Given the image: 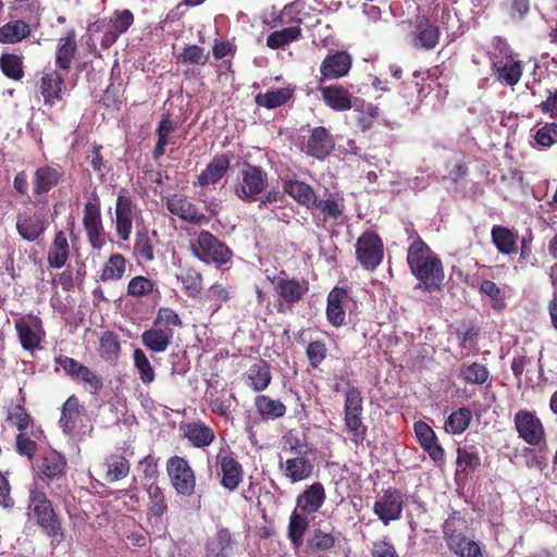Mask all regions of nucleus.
Listing matches in <instances>:
<instances>
[{
	"instance_id": "1",
	"label": "nucleus",
	"mask_w": 557,
	"mask_h": 557,
	"mask_svg": "<svg viewBox=\"0 0 557 557\" xmlns=\"http://www.w3.org/2000/svg\"><path fill=\"white\" fill-rule=\"evenodd\" d=\"M407 263L419 281L417 288L428 293L441 290L445 277L442 260L419 235L408 248Z\"/></svg>"
},
{
	"instance_id": "2",
	"label": "nucleus",
	"mask_w": 557,
	"mask_h": 557,
	"mask_svg": "<svg viewBox=\"0 0 557 557\" xmlns=\"http://www.w3.org/2000/svg\"><path fill=\"white\" fill-rule=\"evenodd\" d=\"M27 510L41 532L58 544L64 541L65 530L62 518L46 493V486L33 481L27 486Z\"/></svg>"
},
{
	"instance_id": "3",
	"label": "nucleus",
	"mask_w": 557,
	"mask_h": 557,
	"mask_svg": "<svg viewBox=\"0 0 557 557\" xmlns=\"http://www.w3.org/2000/svg\"><path fill=\"white\" fill-rule=\"evenodd\" d=\"M491 70L496 79L505 86H516L523 73V62L517 59V54L503 37L493 39V51L488 53Z\"/></svg>"
},
{
	"instance_id": "4",
	"label": "nucleus",
	"mask_w": 557,
	"mask_h": 557,
	"mask_svg": "<svg viewBox=\"0 0 557 557\" xmlns=\"http://www.w3.org/2000/svg\"><path fill=\"white\" fill-rule=\"evenodd\" d=\"M182 325V319L175 310L161 307L157 311L152 326L141 334V342L152 352H164L172 343L174 329Z\"/></svg>"
},
{
	"instance_id": "5",
	"label": "nucleus",
	"mask_w": 557,
	"mask_h": 557,
	"mask_svg": "<svg viewBox=\"0 0 557 557\" xmlns=\"http://www.w3.org/2000/svg\"><path fill=\"white\" fill-rule=\"evenodd\" d=\"M193 255L206 264H212L216 269L230 265L233 259L232 249L209 231H201L190 242Z\"/></svg>"
},
{
	"instance_id": "6",
	"label": "nucleus",
	"mask_w": 557,
	"mask_h": 557,
	"mask_svg": "<svg viewBox=\"0 0 557 557\" xmlns=\"http://www.w3.org/2000/svg\"><path fill=\"white\" fill-rule=\"evenodd\" d=\"M270 281L280 298L276 306L278 312H285L286 309L292 310L309 292L308 280L289 276L285 270H281Z\"/></svg>"
},
{
	"instance_id": "7",
	"label": "nucleus",
	"mask_w": 557,
	"mask_h": 557,
	"mask_svg": "<svg viewBox=\"0 0 557 557\" xmlns=\"http://www.w3.org/2000/svg\"><path fill=\"white\" fill-rule=\"evenodd\" d=\"M215 466L220 484L230 492L236 491L244 481L245 470L228 445L220 447L215 455Z\"/></svg>"
},
{
	"instance_id": "8",
	"label": "nucleus",
	"mask_w": 557,
	"mask_h": 557,
	"mask_svg": "<svg viewBox=\"0 0 557 557\" xmlns=\"http://www.w3.org/2000/svg\"><path fill=\"white\" fill-rule=\"evenodd\" d=\"M296 2L286 4L277 16L278 24H293L292 26L285 27L280 30L272 32L267 37V47L276 50L282 49L290 42L297 41L302 37V30L300 24L302 20L300 17H294L296 12Z\"/></svg>"
},
{
	"instance_id": "9",
	"label": "nucleus",
	"mask_w": 557,
	"mask_h": 557,
	"mask_svg": "<svg viewBox=\"0 0 557 557\" xmlns=\"http://www.w3.org/2000/svg\"><path fill=\"white\" fill-rule=\"evenodd\" d=\"M267 185V172L261 166L244 161L240 170V181L235 187V195L244 201H256Z\"/></svg>"
},
{
	"instance_id": "10",
	"label": "nucleus",
	"mask_w": 557,
	"mask_h": 557,
	"mask_svg": "<svg viewBox=\"0 0 557 557\" xmlns=\"http://www.w3.org/2000/svg\"><path fill=\"white\" fill-rule=\"evenodd\" d=\"M166 473L175 492L184 497L195 493L196 474L188 460L181 456H172L166 460Z\"/></svg>"
},
{
	"instance_id": "11",
	"label": "nucleus",
	"mask_w": 557,
	"mask_h": 557,
	"mask_svg": "<svg viewBox=\"0 0 557 557\" xmlns=\"http://www.w3.org/2000/svg\"><path fill=\"white\" fill-rule=\"evenodd\" d=\"M54 362L62 368L67 376L87 386L91 393H98L103 388L102 375L78 360L65 355H58L54 357Z\"/></svg>"
},
{
	"instance_id": "12",
	"label": "nucleus",
	"mask_w": 557,
	"mask_h": 557,
	"mask_svg": "<svg viewBox=\"0 0 557 557\" xmlns=\"http://www.w3.org/2000/svg\"><path fill=\"white\" fill-rule=\"evenodd\" d=\"M356 259L367 271H374L384 257L381 237L373 231H366L356 243Z\"/></svg>"
},
{
	"instance_id": "13",
	"label": "nucleus",
	"mask_w": 557,
	"mask_h": 557,
	"mask_svg": "<svg viewBox=\"0 0 557 557\" xmlns=\"http://www.w3.org/2000/svg\"><path fill=\"white\" fill-rule=\"evenodd\" d=\"M137 215V207L135 202L133 201L132 196L129 195L128 190L125 188H122L116 197L115 200V232L117 237L126 242L129 239L132 231H133V223Z\"/></svg>"
},
{
	"instance_id": "14",
	"label": "nucleus",
	"mask_w": 557,
	"mask_h": 557,
	"mask_svg": "<svg viewBox=\"0 0 557 557\" xmlns=\"http://www.w3.org/2000/svg\"><path fill=\"white\" fill-rule=\"evenodd\" d=\"M513 423L519 437L527 444L537 446L544 441L545 430L535 412L520 409L515 414Z\"/></svg>"
},
{
	"instance_id": "15",
	"label": "nucleus",
	"mask_w": 557,
	"mask_h": 557,
	"mask_svg": "<svg viewBox=\"0 0 557 557\" xmlns=\"http://www.w3.org/2000/svg\"><path fill=\"white\" fill-rule=\"evenodd\" d=\"M15 330L23 349L34 351L39 348L46 335L42 320L35 314H26L15 320Z\"/></svg>"
},
{
	"instance_id": "16",
	"label": "nucleus",
	"mask_w": 557,
	"mask_h": 557,
	"mask_svg": "<svg viewBox=\"0 0 557 557\" xmlns=\"http://www.w3.org/2000/svg\"><path fill=\"white\" fill-rule=\"evenodd\" d=\"M404 508V496L401 492L394 487H388L380 496L373 506L374 513L388 525L391 521L400 519Z\"/></svg>"
},
{
	"instance_id": "17",
	"label": "nucleus",
	"mask_w": 557,
	"mask_h": 557,
	"mask_svg": "<svg viewBox=\"0 0 557 557\" xmlns=\"http://www.w3.org/2000/svg\"><path fill=\"white\" fill-rule=\"evenodd\" d=\"M65 457L54 449L45 451L37 460L38 479L34 481L41 482L45 486L49 485L50 481L61 478L66 468Z\"/></svg>"
},
{
	"instance_id": "18",
	"label": "nucleus",
	"mask_w": 557,
	"mask_h": 557,
	"mask_svg": "<svg viewBox=\"0 0 557 557\" xmlns=\"http://www.w3.org/2000/svg\"><path fill=\"white\" fill-rule=\"evenodd\" d=\"M47 230V222L44 216L32 210H24L17 213L16 231L26 242H36Z\"/></svg>"
},
{
	"instance_id": "19",
	"label": "nucleus",
	"mask_w": 557,
	"mask_h": 557,
	"mask_svg": "<svg viewBox=\"0 0 557 557\" xmlns=\"http://www.w3.org/2000/svg\"><path fill=\"white\" fill-rule=\"evenodd\" d=\"M166 209L181 220L195 223L206 224L208 218L205 213L197 210L196 206L184 195L173 194L165 199Z\"/></svg>"
},
{
	"instance_id": "20",
	"label": "nucleus",
	"mask_w": 557,
	"mask_h": 557,
	"mask_svg": "<svg viewBox=\"0 0 557 557\" xmlns=\"http://www.w3.org/2000/svg\"><path fill=\"white\" fill-rule=\"evenodd\" d=\"M38 87L46 106L53 107L63 99L65 91V78L57 70L44 72Z\"/></svg>"
},
{
	"instance_id": "21",
	"label": "nucleus",
	"mask_w": 557,
	"mask_h": 557,
	"mask_svg": "<svg viewBox=\"0 0 557 557\" xmlns=\"http://www.w3.org/2000/svg\"><path fill=\"white\" fill-rule=\"evenodd\" d=\"M232 158V152L214 154L211 161L207 164L206 169L202 170L198 175L197 184L200 187H207L209 185H215L219 183L227 173Z\"/></svg>"
},
{
	"instance_id": "22",
	"label": "nucleus",
	"mask_w": 557,
	"mask_h": 557,
	"mask_svg": "<svg viewBox=\"0 0 557 557\" xmlns=\"http://www.w3.org/2000/svg\"><path fill=\"white\" fill-rule=\"evenodd\" d=\"M348 74V52L336 51L327 54L320 65V76L317 78L319 84L326 81L337 79Z\"/></svg>"
},
{
	"instance_id": "23",
	"label": "nucleus",
	"mask_w": 557,
	"mask_h": 557,
	"mask_svg": "<svg viewBox=\"0 0 557 557\" xmlns=\"http://www.w3.org/2000/svg\"><path fill=\"white\" fill-rule=\"evenodd\" d=\"M413 430L420 446L428 453L430 458L437 462L442 461L445 456L443 447L437 443V436L433 429L424 421L414 422Z\"/></svg>"
},
{
	"instance_id": "24",
	"label": "nucleus",
	"mask_w": 557,
	"mask_h": 557,
	"mask_svg": "<svg viewBox=\"0 0 557 557\" xmlns=\"http://www.w3.org/2000/svg\"><path fill=\"white\" fill-rule=\"evenodd\" d=\"M63 177V171L60 165L39 166L33 178V193L36 197L47 195L52 188L57 187Z\"/></svg>"
},
{
	"instance_id": "25",
	"label": "nucleus",
	"mask_w": 557,
	"mask_h": 557,
	"mask_svg": "<svg viewBox=\"0 0 557 557\" xmlns=\"http://www.w3.org/2000/svg\"><path fill=\"white\" fill-rule=\"evenodd\" d=\"M181 430L194 448H206L215 440L214 430L201 420L183 424Z\"/></svg>"
},
{
	"instance_id": "26",
	"label": "nucleus",
	"mask_w": 557,
	"mask_h": 557,
	"mask_svg": "<svg viewBox=\"0 0 557 557\" xmlns=\"http://www.w3.org/2000/svg\"><path fill=\"white\" fill-rule=\"evenodd\" d=\"M33 33V25L24 18H14L0 27V44L16 45L29 38Z\"/></svg>"
},
{
	"instance_id": "27",
	"label": "nucleus",
	"mask_w": 557,
	"mask_h": 557,
	"mask_svg": "<svg viewBox=\"0 0 557 557\" xmlns=\"http://www.w3.org/2000/svg\"><path fill=\"white\" fill-rule=\"evenodd\" d=\"M235 543L231 531L221 528L207 541L203 557H231Z\"/></svg>"
},
{
	"instance_id": "28",
	"label": "nucleus",
	"mask_w": 557,
	"mask_h": 557,
	"mask_svg": "<svg viewBox=\"0 0 557 557\" xmlns=\"http://www.w3.org/2000/svg\"><path fill=\"white\" fill-rule=\"evenodd\" d=\"M77 53L76 34L69 30L64 37L58 40L54 64L58 69L69 72Z\"/></svg>"
},
{
	"instance_id": "29",
	"label": "nucleus",
	"mask_w": 557,
	"mask_h": 557,
	"mask_svg": "<svg viewBox=\"0 0 557 557\" xmlns=\"http://www.w3.org/2000/svg\"><path fill=\"white\" fill-rule=\"evenodd\" d=\"M305 455L306 454H301L288 458L284 465L281 463L284 475L293 483L304 481L312 475L314 468L313 462Z\"/></svg>"
},
{
	"instance_id": "30",
	"label": "nucleus",
	"mask_w": 557,
	"mask_h": 557,
	"mask_svg": "<svg viewBox=\"0 0 557 557\" xmlns=\"http://www.w3.org/2000/svg\"><path fill=\"white\" fill-rule=\"evenodd\" d=\"M272 374L270 364L265 360H259L251 364L245 374L246 384L256 393H261L271 384Z\"/></svg>"
},
{
	"instance_id": "31",
	"label": "nucleus",
	"mask_w": 557,
	"mask_h": 557,
	"mask_svg": "<svg viewBox=\"0 0 557 557\" xmlns=\"http://www.w3.org/2000/svg\"><path fill=\"white\" fill-rule=\"evenodd\" d=\"M283 190L299 205L312 209L317 205V195L313 188L301 181L287 180L283 182Z\"/></svg>"
},
{
	"instance_id": "32",
	"label": "nucleus",
	"mask_w": 557,
	"mask_h": 557,
	"mask_svg": "<svg viewBox=\"0 0 557 557\" xmlns=\"http://www.w3.org/2000/svg\"><path fill=\"white\" fill-rule=\"evenodd\" d=\"M348 296L344 287H334L327 295L326 319L333 326H341L345 322V310L343 302Z\"/></svg>"
},
{
	"instance_id": "33",
	"label": "nucleus",
	"mask_w": 557,
	"mask_h": 557,
	"mask_svg": "<svg viewBox=\"0 0 557 557\" xmlns=\"http://www.w3.org/2000/svg\"><path fill=\"white\" fill-rule=\"evenodd\" d=\"M334 147L333 139L323 126L314 127L307 141V153L321 159L326 157Z\"/></svg>"
},
{
	"instance_id": "34",
	"label": "nucleus",
	"mask_w": 557,
	"mask_h": 557,
	"mask_svg": "<svg viewBox=\"0 0 557 557\" xmlns=\"http://www.w3.org/2000/svg\"><path fill=\"white\" fill-rule=\"evenodd\" d=\"M82 405L76 395H71L62 405L59 426L64 434L71 435L82 416Z\"/></svg>"
},
{
	"instance_id": "35",
	"label": "nucleus",
	"mask_w": 557,
	"mask_h": 557,
	"mask_svg": "<svg viewBox=\"0 0 557 557\" xmlns=\"http://www.w3.org/2000/svg\"><path fill=\"white\" fill-rule=\"evenodd\" d=\"M440 41V29L436 25L432 24L429 18L422 16L416 22L414 46L431 50Z\"/></svg>"
},
{
	"instance_id": "36",
	"label": "nucleus",
	"mask_w": 557,
	"mask_h": 557,
	"mask_svg": "<svg viewBox=\"0 0 557 557\" xmlns=\"http://www.w3.org/2000/svg\"><path fill=\"white\" fill-rule=\"evenodd\" d=\"M294 92L295 88L290 86L271 89L257 94L255 102L258 107L272 110L286 104L294 97Z\"/></svg>"
},
{
	"instance_id": "37",
	"label": "nucleus",
	"mask_w": 557,
	"mask_h": 557,
	"mask_svg": "<svg viewBox=\"0 0 557 557\" xmlns=\"http://www.w3.org/2000/svg\"><path fill=\"white\" fill-rule=\"evenodd\" d=\"M350 109H354V112L357 114V126L362 132L369 129L380 115L379 108L376 106L366 102L363 99L358 97H350Z\"/></svg>"
},
{
	"instance_id": "38",
	"label": "nucleus",
	"mask_w": 557,
	"mask_h": 557,
	"mask_svg": "<svg viewBox=\"0 0 557 557\" xmlns=\"http://www.w3.org/2000/svg\"><path fill=\"white\" fill-rule=\"evenodd\" d=\"M447 545L459 557H483L479 544L462 533L453 532L447 536Z\"/></svg>"
},
{
	"instance_id": "39",
	"label": "nucleus",
	"mask_w": 557,
	"mask_h": 557,
	"mask_svg": "<svg viewBox=\"0 0 557 557\" xmlns=\"http://www.w3.org/2000/svg\"><path fill=\"white\" fill-rule=\"evenodd\" d=\"M26 398L22 388L20 389V398L15 404H11L7 409V422L15 426L18 432L26 431L33 422L30 414L25 407Z\"/></svg>"
},
{
	"instance_id": "40",
	"label": "nucleus",
	"mask_w": 557,
	"mask_h": 557,
	"mask_svg": "<svg viewBox=\"0 0 557 557\" xmlns=\"http://www.w3.org/2000/svg\"><path fill=\"white\" fill-rule=\"evenodd\" d=\"M324 498L325 494L323 485L315 482L298 496L297 505L305 513L309 515L319 510L324 503Z\"/></svg>"
},
{
	"instance_id": "41",
	"label": "nucleus",
	"mask_w": 557,
	"mask_h": 557,
	"mask_svg": "<svg viewBox=\"0 0 557 557\" xmlns=\"http://www.w3.org/2000/svg\"><path fill=\"white\" fill-rule=\"evenodd\" d=\"M103 466L106 468L103 479L108 483H114L126 478L131 470L129 461L126 457L120 454L109 455L106 458Z\"/></svg>"
},
{
	"instance_id": "42",
	"label": "nucleus",
	"mask_w": 557,
	"mask_h": 557,
	"mask_svg": "<svg viewBox=\"0 0 557 557\" xmlns=\"http://www.w3.org/2000/svg\"><path fill=\"white\" fill-rule=\"evenodd\" d=\"M492 243L503 255H511L517 250L518 235L503 225H494L491 231Z\"/></svg>"
},
{
	"instance_id": "43",
	"label": "nucleus",
	"mask_w": 557,
	"mask_h": 557,
	"mask_svg": "<svg viewBox=\"0 0 557 557\" xmlns=\"http://www.w3.org/2000/svg\"><path fill=\"white\" fill-rule=\"evenodd\" d=\"M149 503L147 517L149 522L153 521L156 524L161 522V518L168 511V505L165 496L160 486L157 484H150L147 488Z\"/></svg>"
},
{
	"instance_id": "44",
	"label": "nucleus",
	"mask_w": 557,
	"mask_h": 557,
	"mask_svg": "<svg viewBox=\"0 0 557 557\" xmlns=\"http://www.w3.org/2000/svg\"><path fill=\"white\" fill-rule=\"evenodd\" d=\"M318 90L324 103L333 110L343 111L348 109V91L338 85L323 86L319 84Z\"/></svg>"
},
{
	"instance_id": "45",
	"label": "nucleus",
	"mask_w": 557,
	"mask_h": 557,
	"mask_svg": "<svg viewBox=\"0 0 557 557\" xmlns=\"http://www.w3.org/2000/svg\"><path fill=\"white\" fill-rule=\"evenodd\" d=\"M70 257V245L63 231L55 233L48 252V263L53 269L62 268Z\"/></svg>"
},
{
	"instance_id": "46",
	"label": "nucleus",
	"mask_w": 557,
	"mask_h": 557,
	"mask_svg": "<svg viewBox=\"0 0 557 557\" xmlns=\"http://www.w3.org/2000/svg\"><path fill=\"white\" fill-rule=\"evenodd\" d=\"M255 407L257 412L264 419H280L286 413V406L278 399H273L267 395L255 397Z\"/></svg>"
},
{
	"instance_id": "47",
	"label": "nucleus",
	"mask_w": 557,
	"mask_h": 557,
	"mask_svg": "<svg viewBox=\"0 0 557 557\" xmlns=\"http://www.w3.org/2000/svg\"><path fill=\"white\" fill-rule=\"evenodd\" d=\"M458 376L468 384L482 385L490 380L491 373L485 364L474 361L462 363Z\"/></svg>"
},
{
	"instance_id": "48",
	"label": "nucleus",
	"mask_w": 557,
	"mask_h": 557,
	"mask_svg": "<svg viewBox=\"0 0 557 557\" xmlns=\"http://www.w3.org/2000/svg\"><path fill=\"white\" fill-rule=\"evenodd\" d=\"M24 67L23 57L9 52L0 55V70L5 77L16 82L21 81L25 76Z\"/></svg>"
},
{
	"instance_id": "49",
	"label": "nucleus",
	"mask_w": 557,
	"mask_h": 557,
	"mask_svg": "<svg viewBox=\"0 0 557 557\" xmlns=\"http://www.w3.org/2000/svg\"><path fill=\"white\" fill-rule=\"evenodd\" d=\"M177 278L182 282L188 297H196L203 289L202 274L193 267H183Z\"/></svg>"
},
{
	"instance_id": "50",
	"label": "nucleus",
	"mask_w": 557,
	"mask_h": 557,
	"mask_svg": "<svg viewBox=\"0 0 557 557\" xmlns=\"http://www.w3.org/2000/svg\"><path fill=\"white\" fill-rule=\"evenodd\" d=\"M121 354L119 336L111 331H106L99 339V355L108 362H116Z\"/></svg>"
},
{
	"instance_id": "51",
	"label": "nucleus",
	"mask_w": 557,
	"mask_h": 557,
	"mask_svg": "<svg viewBox=\"0 0 557 557\" xmlns=\"http://www.w3.org/2000/svg\"><path fill=\"white\" fill-rule=\"evenodd\" d=\"M133 362L134 368L138 373V377L145 386H149L151 383L154 382L157 376L156 370L143 349H134Z\"/></svg>"
},
{
	"instance_id": "52",
	"label": "nucleus",
	"mask_w": 557,
	"mask_h": 557,
	"mask_svg": "<svg viewBox=\"0 0 557 557\" xmlns=\"http://www.w3.org/2000/svg\"><path fill=\"white\" fill-rule=\"evenodd\" d=\"M472 420V412L467 407H461L453 411L445 421L444 429L447 433H463Z\"/></svg>"
},
{
	"instance_id": "53",
	"label": "nucleus",
	"mask_w": 557,
	"mask_h": 557,
	"mask_svg": "<svg viewBox=\"0 0 557 557\" xmlns=\"http://www.w3.org/2000/svg\"><path fill=\"white\" fill-rule=\"evenodd\" d=\"M44 10L45 9L40 0H13L10 5V16H35L37 18L35 27H37L39 25V17Z\"/></svg>"
},
{
	"instance_id": "54",
	"label": "nucleus",
	"mask_w": 557,
	"mask_h": 557,
	"mask_svg": "<svg viewBox=\"0 0 557 557\" xmlns=\"http://www.w3.org/2000/svg\"><path fill=\"white\" fill-rule=\"evenodd\" d=\"M125 268L126 260L123 255H111L101 270L100 281L107 282L121 280L125 273Z\"/></svg>"
},
{
	"instance_id": "55",
	"label": "nucleus",
	"mask_w": 557,
	"mask_h": 557,
	"mask_svg": "<svg viewBox=\"0 0 557 557\" xmlns=\"http://www.w3.org/2000/svg\"><path fill=\"white\" fill-rule=\"evenodd\" d=\"M207 399L211 411L226 419L231 416L232 403L236 401L235 395H226L225 391H221L220 394L210 392Z\"/></svg>"
},
{
	"instance_id": "56",
	"label": "nucleus",
	"mask_w": 557,
	"mask_h": 557,
	"mask_svg": "<svg viewBox=\"0 0 557 557\" xmlns=\"http://www.w3.org/2000/svg\"><path fill=\"white\" fill-rule=\"evenodd\" d=\"M481 465L478 448L473 445L459 447L457 450L458 472L467 473L468 470H474Z\"/></svg>"
},
{
	"instance_id": "57",
	"label": "nucleus",
	"mask_w": 557,
	"mask_h": 557,
	"mask_svg": "<svg viewBox=\"0 0 557 557\" xmlns=\"http://www.w3.org/2000/svg\"><path fill=\"white\" fill-rule=\"evenodd\" d=\"M309 522L304 516L293 512L289 518L288 524V539L296 548H299L304 543V535L308 530Z\"/></svg>"
},
{
	"instance_id": "58",
	"label": "nucleus",
	"mask_w": 557,
	"mask_h": 557,
	"mask_svg": "<svg viewBox=\"0 0 557 557\" xmlns=\"http://www.w3.org/2000/svg\"><path fill=\"white\" fill-rule=\"evenodd\" d=\"M358 399V403H361V399L359 397V392L350 388V433L354 434V441H363L367 432V428L361 424V419L359 417V413L357 412L358 407L356 405V400ZM359 409H361L359 407Z\"/></svg>"
},
{
	"instance_id": "59",
	"label": "nucleus",
	"mask_w": 557,
	"mask_h": 557,
	"mask_svg": "<svg viewBox=\"0 0 557 557\" xmlns=\"http://www.w3.org/2000/svg\"><path fill=\"white\" fill-rule=\"evenodd\" d=\"M134 252L139 259L146 262H150L154 259L152 240L147 230L144 228L136 233Z\"/></svg>"
},
{
	"instance_id": "60",
	"label": "nucleus",
	"mask_w": 557,
	"mask_h": 557,
	"mask_svg": "<svg viewBox=\"0 0 557 557\" xmlns=\"http://www.w3.org/2000/svg\"><path fill=\"white\" fill-rule=\"evenodd\" d=\"M86 233V238L89 245L95 250H100L106 244V231L102 222V218L96 221H91L88 224L83 225Z\"/></svg>"
},
{
	"instance_id": "61",
	"label": "nucleus",
	"mask_w": 557,
	"mask_h": 557,
	"mask_svg": "<svg viewBox=\"0 0 557 557\" xmlns=\"http://www.w3.org/2000/svg\"><path fill=\"white\" fill-rule=\"evenodd\" d=\"M176 60L184 64L205 65L209 60V53H206L205 49L198 45H186Z\"/></svg>"
},
{
	"instance_id": "62",
	"label": "nucleus",
	"mask_w": 557,
	"mask_h": 557,
	"mask_svg": "<svg viewBox=\"0 0 557 557\" xmlns=\"http://www.w3.org/2000/svg\"><path fill=\"white\" fill-rule=\"evenodd\" d=\"M480 293L486 295L491 299V307L495 311H503L506 308L505 295L493 281H482L480 285Z\"/></svg>"
},
{
	"instance_id": "63",
	"label": "nucleus",
	"mask_w": 557,
	"mask_h": 557,
	"mask_svg": "<svg viewBox=\"0 0 557 557\" xmlns=\"http://www.w3.org/2000/svg\"><path fill=\"white\" fill-rule=\"evenodd\" d=\"M134 21L135 17L131 10H115L109 18V27L121 36L131 28Z\"/></svg>"
},
{
	"instance_id": "64",
	"label": "nucleus",
	"mask_w": 557,
	"mask_h": 557,
	"mask_svg": "<svg viewBox=\"0 0 557 557\" xmlns=\"http://www.w3.org/2000/svg\"><path fill=\"white\" fill-rule=\"evenodd\" d=\"M156 283L144 275H136L128 282L127 295L140 298L150 295L154 289Z\"/></svg>"
}]
</instances>
